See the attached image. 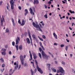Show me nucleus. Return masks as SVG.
Returning a JSON list of instances; mask_svg holds the SVG:
<instances>
[{"mask_svg":"<svg viewBox=\"0 0 75 75\" xmlns=\"http://www.w3.org/2000/svg\"><path fill=\"white\" fill-rule=\"evenodd\" d=\"M66 40L67 42H69V40H68L67 39H66Z\"/></svg>","mask_w":75,"mask_h":75,"instance_id":"nucleus-56","label":"nucleus"},{"mask_svg":"<svg viewBox=\"0 0 75 75\" xmlns=\"http://www.w3.org/2000/svg\"><path fill=\"white\" fill-rule=\"evenodd\" d=\"M19 49L20 50H21L23 49V46L22 45H20L19 46Z\"/></svg>","mask_w":75,"mask_h":75,"instance_id":"nucleus-18","label":"nucleus"},{"mask_svg":"<svg viewBox=\"0 0 75 75\" xmlns=\"http://www.w3.org/2000/svg\"><path fill=\"white\" fill-rule=\"evenodd\" d=\"M2 18H1V26H3V21L4 22H5L4 19L3 18V16H2Z\"/></svg>","mask_w":75,"mask_h":75,"instance_id":"nucleus-6","label":"nucleus"},{"mask_svg":"<svg viewBox=\"0 0 75 75\" xmlns=\"http://www.w3.org/2000/svg\"><path fill=\"white\" fill-rule=\"evenodd\" d=\"M8 6H6V8H7V9L8 10H9V7H10V6H9V5H8V4H7Z\"/></svg>","mask_w":75,"mask_h":75,"instance_id":"nucleus-32","label":"nucleus"},{"mask_svg":"<svg viewBox=\"0 0 75 75\" xmlns=\"http://www.w3.org/2000/svg\"><path fill=\"white\" fill-rule=\"evenodd\" d=\"M42 38H43L44 39H45V35H42Z\"/></svg>","mask_w":75,"mask_h":75,"instance_id":"nucleus-40","label":"nucleus"},{"mask_svg":"<svg viewBox=\"0 0 75 75\" xmlns=\"http://www.w3.org/2000/svg\"><path fill=\"white\" fill-rule=\"evenodd\" d=\"M30 71L31 72L32 75H33V74H34V72H33V70L31 69L30 70Z\"/></svg>","mask_w":75,"mask_h":75,"instance_id":"nucleus-39","label":"nucleus"},{"mask_svg":"<svg viewBox=\"0 0 75 75\" xmlns=\"http://www.w3.org/2000/svg\"><path fill=\"white\" fill-rule=\"evenodd\" d=\"M44 17L46 18H48V16H47V13L44 16Z\"/></svg>","mask_w":75,"mask_h":75,"instance_id":"nucleus-33","label":"nucleus"},{"mask_svg":"<svg viewBox=\"0 0 75 75\" xmlns=\"http://www.w3.org/2000/svg\"><path fill=\"white\" fill-rule=\"evenodd\" d=\"M30 2H31V3H33V0H29Z\"/></svg>","mask_w":75,"mask_h":75,"instance_id":"nucleus-61","label":"nucleus"},{"mask_svg":"<svg viewBox=\"0 0 75 75\" xmlns=\"http://www.w3.org/2000/svg\"><path fill=\"white\" fill-rule=\"evenodd\" d=\"M9 54H10V55L11 54V51H9Z\"/></svg>","mask_w":75,"mask_h":75,"instance_id":"nucleus-60","label":"nucleus"},{"mask_svg":"<svg viewBox=\"0 0 75 75\" xmlns=\"http://www.w3.org/2000/svg\"><path fill=\"white\" fill-rule=\"evenodd\" d=\"M19 41H20V38L17 37V38L16 39V45H17L19 43Z\"/></svg>","mask_w":75,"mask_h":75,"instance_id":"nucleus-7","label":"nucleus"},{"mask_svg":"<svg viewBox=\"0 0 75 75\" xmlns=\"http://www.w3.org/2000/svg\"><path fill=\"white\" fill-rule=\"evenodd\" d=\"M15 47L17 51H18V45H15Z\"/></svg>","mask_w":75,"mask_h":75,"instance_id":"nucleus-26","label":"nucleus"},{"mask_svg":"<svg viewBox=\"0 0 75 75\" xmlns=\"http://www.w3.org/2000/svg\"><path fill=\"white\" fill-rule=\"evenodd\" d=\"M6 33H9V29H8V28H6Z\"/></svg>","mask_w":75,"mask_h":75,"instance_id":"nucleus-21","label":"nucleus"},{"mask_svg":"<svg viewBox=\"0 0 75 75\" xmlns=\"http://www.w3.org/2000/svg\"><path fill=\"white\" fill-rule=\"evenodd\" d=\"M20 59L21 61L24 60V57H23V56L22 55H21L20 56Z\"/></svg>","mask_w":75,"mask_h":75,"instance_id":"nucleus-15","label":"nucleus"},{"mask_svg":"<svg viewBox=\"0 0 75 75\" xmlns=\"http://www.w3.org/2000/svg\"><path fill=\"white\" fill-rule=\"evenodd\" d=\"M1 54L2 55H5L6 54V53L5 52H1Z\"/></svg>","mask_w":75,"mask_h":75,"instance_id":"nucleus-19","label":"nucleus"},{"mask_svg":"<svg viewBox=\"0 0 75 75\" xmlns=\"http://www.w3.org/2000/svg\"><path fill=\"white\" fill-rule=\"evenodd\" d=\"M18 23H19V24H21V21H20V19H18Z\"/></svg>","mask_w":75,"mask_h":75,"instance_id":"nucleus-48","label":"nucleus"},{"mask_svg":"<svg viewBox=\"0 0 75 75\" xmlns=\"http://www.w3.org/2000/svg\"><path fill=\"white\" fill-rule=\"evenodd\" d=\"M11 20H12V23H14V19H13V18H12Z\"/></svg>","mask_w":75,"mask_h":75,"instance_id":"nucleus-46","label":"nucleus"},{"mask_svg":"<svg viewBox=\"0 0 75 75\" xmlns=\"http://www.w3.org/2000/svg\"><path fill=\"white\" fill-rule=\"evenodd\" d=\"M28 33L29 35V37L30 39H31V35H30V31L28 32Z\"/></svg>","mask_w":75,"mask_h":75,"instance_id":"nucleus-20","label":"nucleus"},{"mask_svg":"<svg viewBox=\"0 0 75 75\" xmlns=\"http://www.w3.org/2000/svg\"><path fill=\"white\" fill-rule=\"evenodd\" d=\"M18 64H17L16 65H15L14 67V69L13 70V71L12 72V69H11L9 71V75H11L13 73H14V71L16 70V69L18 68Z\"/></svg>","mask_w":75,"mask_h":75,"instance_id":"nucleus-2","label":"nucleus"},{"mask_svg":"<svg viewBox=\"0 0 75 75\" xmlns=\"http://www.w3.org/2000/svg\"><path fill=\"white\" fill-rule=\"evenodd\" d=\"M29 10L30 11V13L31 14H33V15H34V13L33 12V10L31 8H30Z\"/></svg>","mask_w":75,"mask_h":75,"instance_id":"nucleus-8","label":"nucleus"},{"mask_svg":"<svg viewBox=\"0 0 75 75\" xmlns=\"http://www.w3.org/2000/svg\"><path fill=\"white\" fill-rule=\"evenodd\" d=\"M24 65L25 67H26V66H27V64L26 63H25L24 64Z\"/></svg>","mask_w":75,"mask_h":75,"instance_id":"nucleus-55","label":"nucleus"},{"mask_svg":"<svg viewBox=\"0 0 75 75\" xmlns=\"http://www.w3.org/2000/svg\"><path fill=\"white\" fill-rule=\"evenodd\" d=\"M62 64L63 65H65V62L63 61H62Z\"/></svg>","mask_w":75,"mask_h":75,"instance_id":"nucleus-36","label":"nucleus"},{"mask_svg":"<svg viewBox=\"0 0 75 75\" xmlns=\"http://www.w3.org/2000/svg\"><path fill=\"white\" fill-rule=\"evenodd\" d=\"M26 41H27V43L30 44V39L28 38H27L26 39Z\"/></svg>","mask_w":75,"mask_h":75,"instance_id":"nucleus-16","label":"nucleus"},{"mask_svg":"<svg viewBox=\"0 0 75 75\" xmlns=\"http://www.w3.org/2000/svg\"><path fill=\"white\" fill-rule=\"evenodd\" d=\"M1 51H4V52H6V49H5L4 48H2V49H1Z\"/></svg>","mask_w":75,"mask_h":75,"instance_id":"nucleus-27","label":"nucleus"},{"mask_svg":"<svg viewBox=\"0 0 75 75\" xmlns=\"http://www.w3.org/2000/svg\"><path fill=\"white\" fill-rule=\"evenodd\" d=\"M52 70L54 72H57V70H56V69L54 68L52 69Z\"/></svg>","mask_w":75,"mask_h":75,"instance_id":"nucleus-30","label":"nucleus"},{"mask_svg":"<svg viewBox=\"0 0 75 75\" xmlns=\"http://www.w3.org/2000/svg\"><path fill=\"white\" fill-rule=\"evenodd\" d=\"M72 54H70V57H72Z\"/></svg>","mask_w":75,"mask_h":75,"instance_id":"nucleus-62","label":"nucleus"},{"mask_svg":"<svg viewBox=\"0 0 75 75\" xmlns=\"http://www.w3.org/2000/svg\"><path fill=\"white\" fill-rule=\"evenodd\" d=\"M53 35L54 37H55V39H58V38L57 37V35H56V34L55 33H53Z\"/></svg>","mask_w":75,"mask_h":75,"instance_id":"nucleus-13","label":"nucleus"},{"mask_svg":"<svg viewBox=\"0 0 75 75\" xmlns=\"http://www.w3.org/2000/svg\"><path fill=\"white\" fill-rule=\"evenodd\" d=\"M11 10L14 9V5H11Z\"/></svg>","mask_w":75,"mask_h":75,"instance_id":"nucleus-23","label":"nucleus"},{"mask_svg":"<svg viewBox=\"0 0 75 75\" xmlns=\"http://www.w3.org/2000/svg\"><path fill=\"white\" fill-rule=\"evenodd\" d=\"M12 45L13 46H14V45H15V42H14L13 41L12 42Z\"/></svg>","mask_w":75,"mask_h":75,"instance_id":"nucleus-37","label":"nucleus"},{"mask_svg":"<svg viewBox=\"0 0 75 75\" xmlns=\"http://www.w3.org/2000/svg\"><path fill=\"white\" fill-rule=\"evenodd\" d=\"M42 54L43 58L48 59V57L47 55L45 53V52L43 50L42 51Z\"/></svg>","mask_w":75,"mask_h":75,"instance_id":"nucleus-4","label":"nucleus"},{"mask_svg":"<svg viewBox=\"0 0 75 75\" xmlns=\"http://www.w3.org/2000/svg\"><path fill=\"white\" fill-rule=\"evenodd\" d=\"M40 23H42V25H43V26L45 25V24H44V23H43V21H42L40 22Z\"/></svg>","mask_w":75,"mask_h":75,"instance_id":"nucleus-29","label":"nucleus"},{"mask_svg":"<svg viewBox=\"0 0 75 75\" xmlns=\"http://www.w3.org/2000/svg\"><path fill=\"white\" fill-rule=\"evenodd\" d=\"M59 70H57V73H62V74H65V71L62 68V67H59Z\"/></svg>","mask_w":75,"mask_h":75,"instance_id":"nucleus-3","label":"nucleus"},{"mask_svg":"<svg viewBox=\"0 0 75 75\" xmlns=\"http://www.w3.org/2000/svg\"><path fill=\"white\" fill-rule=\"evenodd\" d=\"M40 44L41 47V46H42V43H41V42H40Z\"/></svg>","mask_w":75,"mask_h":75,"instance_id":"nucleus-58","label":"nucleus"},{"mask_svg":"<svg viewBox=\"0 0 75 75\" xmlns=\"http://www.w3.org/2000/svg\"><path fill=\"white\" fill-rule=\"evenodd\" d=\"M48 4H51V2L50 1H48Z\"/></svg>","mask_w":75,"mask_h":75,"instance_id":"nucleus-51","label":"nucleus"},{"mask_svg":"<svg viewBox=\"0 0 75 75\" xmlns=\"http://www.w3.org/2000/svg\"><path fill=\"white\" fill-rule=\"evenodd\" d=\"M3 3V1H0V6H1L2 5V4Z\"/></svg>","mask_w":75,"mask_h":75,"instance_id":"nucleus-47","label":"nucleus"},{"mask_svg":"<svg viewBox=\"0 0 75 75\" xmlns=\"http://www.w3.org/2000/svg\"><path fill=\"white\" fill-rule=\"evenodd\" d=\"M65 50L66 51H67V50H68V46H66V47Z\"/></svg>","mask_w":75,"mask_h":75,"instance_id":"nucleus-53","label":"nucleus"},{"mask_svg":"<svg viewBox=\"0 0 75 75\" xmlns=\"http://www.w3.org/2000/svg\"><path fill=\"white\" fill-rule=\"evenodd\" d=\"M35 62L36 64L37 65H38V63L37 62V61L36 60H35Z\"/></svg>","mask_w":75,"mask_h":75,"instance_id":"nucleus-50","label":"nucleus"},{"mask_svg":"<svg viewBox=\"0 0 75 75\" xmlns=\"http://www.w3.org/2000/svg\"><path fill=\"white\" fill-rule=\"evenodd\" d=\"M1 62H4V60H3V58H1Z\"/></svg>","mask_w":75,"mask_h":75,"instance_id":"nucleus-45","label":"nucleus"},{"mask_svg":"<svg viewBox=\"0 0 75 75\" xmlns=\"http://www.w3.org/2000/svg\"><path fill=\"white\" fill-rule=\"evenodd\" d=\"M25 12H26L25 13V16H26V15H27V14H28V10H27V9H25Z\"/></svg>","mask_w":75,"mask_h":75,"instance_id":"nucleus-14","label":"nucleus"},{"mask_svg":"<svg viewBox=\"0 0 75 75\" xmlns=\"http://www.w3.org/2000/svg\"><path fill=\"white\" fill-rule=\"evenodd\" d=\"M25 24V21H24V20L22 19V24L21 25L22 26H23Z\"/></svg>","mask_w":75,"mask_h":75,"instance_id":"nucleus-10","label":"nucleus"},{"mask_svg":"<svg viewBox=\"0 0 75 75\" xmlns=\"http://www.w3.org/2000/svg\"><path fill=\"white\" fill-rule=\"evenodd\" d=\"M18 8L19 10H21V7L19 6L18 7Z\"/></svg>","mask_w":75,"mask_h":75,"instance_id":"nucleus-49","label":"nucleus"},{"mask_svg":"<svg viewBox=\"0 0 75 75\" xmlns=\"http://www.w3.org/2000/svg\"><path fill=\"white\" fill-rule=\"evenodd\" d=\"M2 67L3 68L5 67V64H3L2 65Z\"/></svg>","mask_w":75,"mask_h":75,"instance_id":"nucleus-41","label":"nucleus"},{"mask_svg":"<svg viewBox=\"0 0 75 75\" xmlns=\"http://www.w3.org/2000/svg\"><path fill=\"white\" fill-rule=\"evenodd\" d=\"M54 45H58V44L56 43H55L54 44Z\"/></svg>","mask_w":75,"mask_h":75,"instance_id":"nucleus-54","label":"nucleus"},{"mask_svg":"<svg viewBox=\"0 0 75 75\" xmlns=\"http://www.w3.org/2000/svg\"><path fill=\"white\" fill-rule=\"evenodd\" d=\"M38 38H39V39L40 40H41V41H44L43 40V39H42V38H40V36H38Z\"/></svg>","mask_w":75,"mask_h":75,"instance_id":"nucleus-25","label":"nucleus"},{"mask_svg":"<svg viewBox=\"0 0 75 75\" xmlns=\"http://www.w3.org/2000/svg\"><path fill=\"white\" fill-rule=\"evenodd\" d=\"M30 40L31 41V45H32L33 47V42H32V39H31H31H30Z\"/></svg>","mask_w":75,"mask_h":75,"instance_id":"nucleus-34","label":"nucleus"},{"mask_svg":"<svg viewBox=\"0 0 75 75\" xmlns=\"http://www.w3.org/2000/svg\"><path fill=\"white\" fill-rule=\"evenodd\" d=\"M39 3V1L38 0H34V2H33L34 4H37L38 3Z\"/></svg>","mask_w":75,"mask_h":75,"instance_id":"nucleus-9","label":"nucleus"},{"mask_svg":"<svg viewBox=\"0 0 75 75\" xmlns=\"http://www.w3.org/2000/svg\"><path fill=\"white\" fill-rule=\"evenodd\" d=\"M12 23H13V26H15V23L14 22H13Z\"/></svg>","mask_w":75,"mask_h":75,"instance_id":"nucleus-59","label":"nucleus"},{"mask_svg":"<svg viewBox=\"0 0 75 75\" xmlns=\"http://www.w3.org/2000/svg\"><path fill=\"white\" fill-rule=\"evenodd\" d=\"M39 50L40 52H41V51L42 52V49H41V48L39 47Z\"/></svg>","mask_w":75,"mask_h":75,"instance_id":"nucleus-42","label":"nucleus"},{"mask_svg":"<svg viewBox=\"0 0 75 75\" xmlns=\"http://www.w3.org/2000/svg\"><path fill=\"white\" fill-rule=\"evenodd\" d=\"M69 12H70V13H71V14H72V13H74V11H72L71 10H69Z\"/></svg>","mask_w":75,"mask_h":75,"instance_id":"nucleus-31","label":"nucleus"},{"mask_svg":"<svg viewBox=\"0 0 75 75\" xmlns=\"http://www.w3.org/2000/svg\"><path fill=\"white\" fill-rule=\"evenodd\" d=\"M37 68L38 70V71L41 74H43V71H42V70L41 69V68L39 67H38V65H37Z\"/></svg>","mask_w":75,"mask_h":75,"instance_id":"nucleus-5","label":"nucleus"},{"mask_svg":"<svg viewBox=\"0 0 75 75\" xmlns=\"http://www.w3.org/2000/svg\"><path fill=\"white\" fill-rule=\"evenodd\" d=\"M33 25L34 27L36 28L37 30H38V31H41V32H42V30L41 28H43V27H42V25L41 24L39 23V25H40V26L39 25H36L35 22H33Z\"/></svg>","mask_w":75,"mask_h":75,"instance_id":"nucleus-1","label":"nucleus"},{"mask_svg":"<svg viewBox=\"0 0 75 75\" xmlns=\"http://www.w3.org/2000/svg\"><path fill=\"white\" fill-rule=\"evenodd\" d=\"M69 28L70 30H72V28H71V27H69Z\"/></svg>","mask_w":75,"mask_h":75,"instance_id":"nucleus-64","label":"nucleus"},{"mask_svg":"<svg viewBox=\"0 0 75 75\" xmlns=\"http://www.w3.org/2000/svg\"><path fill=\"white\" fill-rule=\"evenodd\" d=\"M33 55V58L34 59H36L37 58V57L36 55V54H35V53H32Z\"/></svg>","mask_w":75,"mask_h":75,"instance_id":"nucleus-11","label":"nucleus"},{"mask_svg":"<svg viewBox=\"0 0 75 75\" xmlns=\"http://www.w3.org/2000/svg\"><path fill=\"white\" fill-rule=\"evenodd\" d=\"M54 62L56 64H57V63H58V62H57V61H55Z\"/></svg>","mask_w":75,"mask_h":75,"instance_id":"nucleus-63","label":"nucleus"},{"mask_svg":"<svg viewBox=\"0 0 75 75\" xmlns=\"http://www.w3.org/2000/svg\"><path fill=\"white\" fill-rule=\"evenodd\" d=\"M10 3L11 4V5H14V1H13V0H11L10 1Z\"/></svg>","mask_w":75,"mask_h":75,"instance_id":"nucleus-12","label":"nucleus"},{"mask_svg":"<svg viewBox=\"0 0 75 75\" xmlns=\"http://www.w3.org/2000/svg\"><path fill=\"white\" fill-rule=\"evenodd\" d=\"M61 47H64V45H60Z\"/></svg>","mask_w":75,"mask_h":75,"instance_id":"nucleus-52","label":"nucleus"},{"mask_svg":"<svg viewBox=\"0 0 75 75\" xmlns=\"http://www.w3.org/2000/svg\"><path fill=\"white\" fill-rule=\"evenodd\" d=\"M41 47H42L43 50L45 51V49L44 48V47L43 46H41Z\"/></svg>","mask_w":75,"mask_h":75,"instance_id":"nucleus-44","label":"nucleus"},{"mask_svg":"<svg viewBox=\"0 0 75 75\" xmlns=\"http://www.w3.org/2000/svg\"><path fill=\"white\" fill-rule=\"evenodd\" d=\"M39 57H40V58H41V59L42 58V56H41V53H39Z\"/></svg>","mask_w":75,"mask_h":75,"instance_id":"nucleus-28","label":"nucleus"},{"mask_svg":"<svg viewBox=\"0 0 75 75\" xmlns=\"http://www.w3.org/2000/svg\"><path fill=\"white\" fill-rule=\"evenodd\" d=\"M30 57L31 59H30V60L31 61V60H32V59H33V57H32V54H30Z\"/></svg>","mask_w":75,"mask_h":75,"instance_id":"nucleus-38","label":"nucleus"},{"mask_svg":"<svg viewBox=\"0 0 75 75\" xmlns=\"http://www.w3.org/2000/svg\"><path fill=\"white\" fill-rule=\"evenodd\" d=\"M31 63L33 64V66L34 68H35V67H34V62H31Z\"/></svg>","mask_w":75,"mask_h":75,"instance_id":"nucleus-35","label":"nucleus"},{"mask_svg":"<svg viewBox=\"0 0 75 75\" xmlns=\"http://www.w3.org/2000/svg\"><path fill=\"white\" fill-rule=\"evenodd\" d=\"M21 65H24V60H21Z\"/></svg>","mask_w":75,"mask_h":75,"instance_id":"nucleus-22","label":"nucleus"},{"mask_svg":"<svg viewBox=\"0 0 75 75\" xmlns=\"http://www.w3.org/2000/svg\"><path fill=\"white\" fill-rule=\"evenodd\" d=\"M32 37H33L34 40H36V36H35V35L34 34L33 35Z\"/></svg>","mask_w":75,"mask_h":75,"instance_id":"nucleus-17","label":"nucleus"},{"mask_svg":"<svg viewBox=\"0 0 75 75\" xmlns=\"http://www.w3.org/2000/svg\"><path fill=\"white\" fill-rule=\"evenodd\" d=\"M20 68H21V65H19V67L18 68V70H19V69H20Z\"/></svg>","mask_w":75,"mask_h":75,"instance_id":"nucleus-43","label":"nucleus"},{"mask_svg":"<svg viewBox=\"0 0 75 75\" xmlns=\"http://www.w3.org/2000/svg\"><path fill=\"white\" fill-rule=\"evenodd\" d=\"M45 8H47V6L46 5H45Z\"/></svg>","mask_w":75,"mask_h":75,"instance_id":"nucleus-57","label":"nucleus"},{"mask_svg":"<svg viewBox=\"0 0 75 75\" xmlns=\"http://www.w3.org/2000/svg\"><path fill=\"white\" fill-rule=\"evenodd\" d=\"M47 67H48V68H50V66L51 65V64H47Z\"/></svg>","mask_w":75,"mask_h":75,"instance_id":"nucleus-24","label":"nucleus"}]
</instances>
